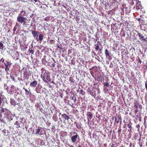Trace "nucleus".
<instances>
[{"label": "nucleus", "instance_id": "11", "mask_svg": "<svg viewBox=\"0 0 147 147\" xmlns=\"http://www.w3.org/2000/svg\"><path fill=\"white\" fill-rule=\"evenodd\" d=\"M23 89L25 91V94L26 96H29L30 97L32 95V93L30 92V90L29 89V90L28 91L26 88H23Z\"/></svg>", "mask_w": 147, "mask_h": 147}, {"label": "nucleus", "instance_id": "56", "mask_svg": "<svg viewBox=\"0 0 147 147\" xmlns=\"http://www.w3.org/2000/svg\"><path fill=\"white\" fill-rule=\"evenodd\" d=\"M69 147H74L72 145H70Z\"/></svg>", "mask_w": 147, "mask_h": 147}, {"label": "nucleus", "instance_id": "27", "mask_svg": "<svg viewBox=\"0 0 147 147\" xmlns=\"http://www.w3.org/2000/svg\"><path fill=\"white\" fill-rule=\"evenodd\" d=\"M7 130H6L4 129L2 131L3 133L5 135V136H7L8 135V132L7 131Z\"/></svg>", "mask_w": 147, "mask_h": 147}, {"label": "nucleus", "instance_id": "3", "mask_svg": "<svg viewBox=\"0 0 147 147\" xmlns=\"http://www.w3.org/2000/svg\"><path fill=\"white\" fill-rule=\"evenodd\" d=\"M22 71L23 72L24 77L28 78L29 76H30V71L26 68H23L22 69Z\"/></svg>", "mask_w": 147, "mask_h": 147}, {"label": "nucleus", "instance_id": "20", "mask_svg": "<svg viewBox=\"0 0 147 147\" xmlns=\"http://www.w3.org/2000/svg\"><path fill=\"white\" fill-rule=\"evenodd\" d=\"M131 122H130L128 124H127V126L128 127H129V129H130V130H129V129L128 130V131H131V129H132V126L130 124H131Z\"/></svg>", "mask_w": 147, "mask_h": 147}, {"label": "nucleus", "instance_id": "43", "mask_svg": "<svg viewBox=\"0 0 147 147\" xmlns=\"http://www.w3.org/2000/svg\"><path fill=\"white\" fill-rule=\"evenodd\" d=\"M5 59H3V58H2L0 59V61L2 62L3 63H4V62Z\"/></svg>", "mask_w": 147, "mask_h": 147}, {"label": "nucleus", "instance_id": "58", "mask_svg": "<svg viewBox=\"0 0 147 147\" xmlns=\"http://www.w3.org/2000/svg\"><path fill=\"white\" fill-rule=\"evenodd\" d=\"M99 51L101 52V51H102V49H99Z\"/></svg>", "mask_w": 147, "mask_h": 147}, {"label": "nucleus", "instance_id": "49", "mask_svg": "<svg viewBox=\"0 0 147 147\" xmlns=\"http://www.w3.org/2000/svg\"><path fill=\"white\" fill-rule=\"evenodd\" d=\"M51 124V123H50L49 122L48 123H47V125L48 126H50Z\"/></svg>", "mask_w": 147, "mask_h": 147}, {"label": "nucleus", "instance_id": "32", "mask_svg": "<svg viewBox=\"0 0 147 147\" xmlns=\"http://www.w3.org/2000/svg\"><path fill=\"white\" fill-rule=\"evenodd\" d=\"M50 19V17L49 16H47L45 18L44 20L45 21H48Z\"/></svg>", "mask_w": 147, "mask_h": 147}, {"label": "nucleus", "instance_id": "52", "mask_svg": "<svg viewBox=\"0 0 147 147\" xmlns=\"http://www.w3.org/2000/svg\"><path fill=\"white\" fill-rule=\"evenodd\" d=\"M50 109L52 112L54 110V109L51 107L50 108Z\"/></svg>", "mask_w": 147, "mask_h": 147}, {"label": "nucleus", "instance_id": "25", "mask_svg": "<svg viewBox=\"0 0 147 147\" xmlns=\"http://www.w3.org/2000/svg\"><path fill=\"white\" fill-rule=\"evenodd\" d=\"M14 124L17 126L16 127L17 128H18L20 127V123L18 121H16L15 123Z\"/></svg>", "mask_w": 147, "mask_h": 147}, {"label": "nucleus", "instance_id": "53", "mask_svg": "<svg viewBox=\"0 0 147 147\" xmlns=\"http://www.w3.org/2000/svg\"><path fill=\"white\" fill-rule=\"evenodd\" d=\"M122 35L123 36H125V33H123L122 34Z\"/></svg>", "mask_w": 147, "mask_h": 147}, {"label": "nucleus", "instance_id": "60", "mask_svg": "<svg viewBox=\"0 0 147 147\" xmlns=\"http://www.w3.org/2000/svg\"><path fill=\"white\" fill-rule=\"evenodd\" d=\"M99 147H103V146H102L101 145H100L99 146Z\"/></svg>", "mask_w": 147, "mask_h": 147}, {"label": "nucleus", "instance_id": "12", "mask_svg": "<svg viewBox=\"0 0 147 147\" xmlns=\"http://www.w3.org/2000/svg\"><path fill=\"white\" fill-rule=\"evenodd\" d=\"M97 80L100 81L101 82H103L104 80V75H100L98 77Z\"/></svg>", "mask_w": 147, "mask_h": 147}, {"label": "nucleus", "instance_id": "64", "mask_svg": "<svg viewBox=\"0 0 147 147\" xmlns=\"http://www.w3.org/2000/svg\"><path fill=\"white\" fill-rule=\"evenodd\" d=\"M125 127V126H124V128Z\"/></svg>", "mask_w": 147, "mask_h": 147}, {"label": "nucleus", "instance_id": "62", "mask_svg": "<svg viewBox=\"0 0 147 147\" xmlns=\"http://www.w3.org/2000/svg\"><path fill=\"white\" fill-rule=\"evenodd\" d=\"M140 20V19H138V21Z\"/></svg>", "mask_w": 147, "mask_h": 147}, {"label": "nucleus", "instance_id": "44", "mask_svg": "<svg viewBox=\"0 0 147 147\" xmlns=\"http://www.w3.org/2000/svg\"><path fill=\"white\" fill-rule=\"evenodd\" d=\"M139 111L138 110V108H136V109L134 110V112L135 114L137 113Z\"/></svg>", "mask_w": 147, "mask_h": 147}, {"label": "nucleus", "instance_id": "51", "mask_svg": "<svg viewBox=\"0 0 147 147\" xmlns=\"http://www.w3.org/2000/svg\"><path fill=\"white\" fill-rule=\"evenodd\" d=\"M121 121H119V122L120 123V125L121 124V123H122V119H121V120H120Z\"/></svg>", "mask_w": 147, "mask_h": 147}, {"label": "nucleus", "instance_id": "4", "mask_svg": "<svg viewBox=\"0 0 147 147\" xmlns=\"http://www.w3.org/2000/svg\"><path fill=\"white\" fill-rule=\"evenodd\" d=\"M73 134L74 135L71 136V140L72 142L74 143L76 142L77 138H79V137L77 134L75 132L73 133Z\"/></svg>", "mask_w": 147, "mask_h": 147}, {"label": "nucleus", "instance_id": "19", "mask_svg": "<svg viewBox=\"0 0 147 147\" xmlns=\"http://www.w3.org/2000/svg\"><path fill=\"white\" fill-rule=\"evenodd\" d=\"M96 51H98L99 49V46L98 44H96L94 45Z\"/></svg>", "mask_w": 147, "mask_h": 147}, {"label": "nucleus", "instance_id": "47", "mask_svg": "<svg viewBox=\"0 0 147 147\" xmlns=\"http://www.w3.org/2000/svg\"><path fill=\"white\" fill-rule=\"evenodd\" d=\"M17 30V28L16 27H14L13 28V31H15Z\"/></svg>", "mask_w": 147, "mask_h": 147}, {"label": "nucleus", "instance_id": "16", "mask_svg": "<svg viewBox=\"0 0 147 147\" xmlns=\"http://www.w3.org/2000/svg\"><path fill=\"white\" fill-rule=\"evenodd\" d=\"M44 36V35L42 34H40L38 38V40L41 42L43 40Z\"/></svg>", "mask_w": 147, "mask_h": 147}, {"label": "nucleus", "instance_id": "38", "mask_svg": "<svg viewBox=\"0 0 147 147\" xmlns=\"http://www.w3.org/2000/svg\"><path fill=\"white\" fill-rule=\"evenodd\" d=\"M121 131V128H120V127L119 128V129L118 130V133H119V135L120 134Z\"/></svg>", "mask_w": 147, "mask_h": 147}, {"label": "nucleus", "instance_id": "17", "mask_svg": "<svg viewBox=\"0 0 147 147\" xmlns=\"http://www.w3.org/2000/svg\"><path fill=\"white\" fill-rule=\"evenodd\" d=\"M87 92L88 93H90V94L92 96H93V92H92L91 89L89 87L87 89Z\"/></svg>", "mask_w": 147, "mask_h": 147}, {"label": "nucleus", "instance_id": "36", "mask_svg": "<svg viewBox=\"0 0 147 147\" xmlns=\"http://www.w3.org/2000/svg\"><path fill=\"white\" fill-rule=\"evenodd\" d=\"M80 93L82 95L85 94V92L83 90L81 89L80 90Z\"/></svg>", "mask_w": 147, "mask_h": 147}, {"label": "nucleus", "instance_id": "26", "mask_svg": "<svg viewBox=\"0 0 147 147\" xmlns=\"http://www.w3.org/2000/svg\"><path fill=\"white\" fill-rule=\"evenodd\" d=\"M10 78L12 79L13 81L16 82L15 81V76L13 74L10 75Z\"/></svg>", "mask_w": 147, "mask_h": 147}, {"label": "nucleus", "instance_id": "18", "mask_svg": "<svg viewBox=\"0 0 147 147\" xmlns=\"http://www.w3.org/2000/svg\"><path fill=\"white\" fill-rule=\"evenodd\" d=\"M10 103L11 105L14 106H15L16 104V101L14 99H11Z\"/></svg>", "mask_w": 147, "mask_h": 147}, {"label": "nucleus", "instance_id": "55", "mask_svg": "<svg viewBox=\"0 0 147 147\" xmlns=\"http://www.w3.org/2000/svg\"><path fill=\"white\" fill-rule=\"evenodd\" d=\"M139 120L140 121H141V117H139Z\"/></svg>", "mask_w": 147, "mask_h": 147}, {"label": "nucleus", "instance_id": "37", "mask_svg": "<svg viewBox=\"0 0 147 147\" xmlns=\"http://www.w3.org/2000/svg\"><path fill=\"white\" fill-rule=\"evenodd\" d=\"M103 86H107L108 87V86H109V84L107 83H103Z\"/></svg>", "mask_w": 147, "mask_h": 147}, {"label": "nucleus", "instance_id": "2", "mask_svg": "<svg viewBox=\"0 0 147 147\" xmlns=\"http://www.w3.org/2000/svg\"><path fill=\"white\" fill-rule=\"evenodd\" d=\"M26 19V18L21 16V14H19L17 17V21L19 23H23V25L24 26L26 24V22H25Z\"/></svg>", "mask_w": 147, "mask_h": 147}, {"label": "nucleus", "instance_id": "24", "mask_svg": "<svg viewBox=\"0 0 147 147\" xmlns=\"http://www.w3.org/2000/svg\"><path fill=\"white\" fill-rule=\"evenodd\" d=\"M76 127L79 129L80 130L81 129V126L79 123L76 124Z\"/></svg>", "mask_w": 147, "mask_h": 147}, {"label": "nucleus", "instance_id": "8", "mask_svg": "<svg viewBox=\"0 0 147 147\" xmlns=\"http://www.w3.org/2000/svg\"><path fill=\"white\" fill-rule=\"evenodd\" d=\"M105 53L107 58H109L111 56V54L109 51L106 49L105 51Z\"/></svg>", "mask_w": 147, "mask_h": 147}, {"label": "nucleus", "instance_id": "29", "mask_svg": "<svg viewBox=\"0 0 147 147\" xmlns=\"http://www.w3.org/2000/svg\"><path fill=\"white\" fill-rule=\"evenodd\" d=\"M26 13V12L24 10H22L21 12L20 13V14H21L22 16H25V14Z\"/></svg>", "mask_w": 147, "mask_h": 147}, {"label": "nucleus", "instance_id": "50", "mask_svg": "<svg viewBox=\"0 0 147 147\" xmlns=\"http://www.w3.org/2000/svg\"><path fill=\"white\" fill-rule=\"evenodd\" d=\"M78 123L77 121H75L74 122V124L75 125H76V124H78Z\"/></svg>", "mask_w": 147, "mask_h": 147}, {"label": "nucleus", "instance_id": "7", "mask_svg": "<svg viewBox=\"0 0 147 147\" xmlns=\"http://www.w3.org/2000/svg\"><path fill=\"white\" fill-rule=\"evenodd\" d=\"M7 63H4V65L5 66V70L6 72H7L9 71V69L12 63L9 61H7L6 60Z\"/></svg>", "mask_w": 147, "mask_h": 147}, {"label": "nucleus", "instance_id": "48", "mask_svg": "<svg viewBox=\"0 0 147 147\" xmlns=\"http://www.w3.org/2000/svg\"><path fill=\"white\" fill-rule=\"evenodd\" d=\"M139 107L140 109H142V105H139Z\"/></svg>", "mask_w": 147, "mask_h": 147}, {"label": "nucleus", "instance_id": "33", "mask_svg": "<svg viewBox=\"0 0 147 147\" xmlns=\"http://www.w3.org/2000/svg\"><path fill=\"white\" fill-rule=\"evenodd\" d=\"M29 51L30 53H31L32 54H34V51L31 49H29Z\"/></svg>", "mask_w": 147, "mask_h": 147}, {"label": "nucleus", "instance_id": "63", "mask_svg": "<svg viewBox=\"0 0 147 147\" xmlns=\"http://www.w3.org/2000/svg\"><path fill=\"white\" fill-rule=\"evenodd\" d=\"M107 79H108V77H107Z\"/></svg>", "mask_w": 147, "mask_h": 147}, {"label": "nucleus", "instance_id": "41", "mask_svg": "<svg viewBox=\"0 0 147 147\" xmlns=\"http://www.w3.org/2000/svg\"><path fill=\"white\" fill-rule=\"evenodd\" d=\"M0 121L1 122H2L3 123H6L5 121L3 119H1L0 120Z\"/></svg>", "mask_w": 147, "mask_h": 147}, {"label": "nucleus", "instance_id": "14", "mask_svg": "<svg viewBox=\"0 0 147 147\" xmlns=\"http://www.w3.org/2000/svg\"><path fill=\"white\" fill-rule=\"evenodd\" d=\"M62 116L64 119L67 120V121H68L70 119L69 116L65 114H62Z\"/></svg>", "mask_w": 147, "mask_h": 147}, {"label": "nucleus", "instance_id": "34", "mask_svg": "<svg viewBox=\"0 0 147 147\" xmlns=\"http://www.w3.org/2000/svg\"><path fill=\"white\" fill-rule=\"evenodd\" d=\"M56 46L57 47V48L59 49L60 50L62 49L61 47H60L59 44L58 43L57 44Z\"/></svg>", "mask_w": 147, "mask_h": 147}, {"label": "nucleus", "instance_id": "22", "mask_svg": "<svg viewBox=\"0 0 147 147\" xmlns=\"http://www.w3.org/2000/svg\"><path fill=\"white\" fill-rule=\"evenodd\" d=\"M42 64H43L44 65H46L47 63V62L46 61V60L45 59H43L42 60Z\"/></svg>", "mask_w": 147, "mask_h": 147}, {"label": "nucleus", "instance_id": "13", "mask_svg": "<svg viewBox=\"0 0 147 147\" xmlns=\"http://www.w3.org/2000/svg\"><path fill=\"white\" fill-rule=\"evenodd\" d=\"M37 84V81L36 80H34L30 83V85L32 87H34L36 86Z\"/></svg>", "mask_w": 147, "mask_h": 147}, {"label": "nucleus", "instance_id": "28", "mask_svg": "<svg viewBox=\"0 0 147 147\" xmlns=\"http://www.w3.org/2000/svg\"><path fill=\"white\" fill-rule=\"evenodd\" d=\"M52 59L53 60V61H54V63H52V64L50 66L51 67H54L55 66V63H56L55 60L54 59H53V58H52Z\"/></svg>", "mask_w": 147, "mask_h": 147}, {"label": "nucleus", "instance_id": "15", "mask_svg": "<svg viewBox=\"0 0 147 147\" xmlns=\"http://www.w3.org/2000/svg\"><path fill=\"white\" fill-rule=\"evenodd\" d=\"M87 116L88 117V122L90 121V120H91L93 117V115L91 113L90 114H87Z\"/></svg>", "mask_w": 147, "mask_h": 147}, {"label": "nucleus", "instance_id": "59", "mask_svg": "<svg viewBox=\"0 0 147 147\" xmlns=\"http://www.w3.org/2000/svg\"><path fill=\"white\" fill-rule=\"evenodd\" d=\"M98 43L100 45H101V44L99 42V41H98Z\"/></svg>", "mask_w": 147, "mask_h": 147}, {"label": "nucleus", "instance_id": "45", "mask_svg": "<svg viewBox=\"0 0 147 147\" xmlns=\"http://www.w3.org/2000/svg\"><path fill=\"white\" fill-rule=\"evenodd\" d=\"M141 7V5H139L138 6H136V9H140V8L139 7Z\"/></svg>", "mask_w": 147, "mask_h": 147}, {"label": "nucleus", "instance_id": "21", "mask_svg": "<svg viewBox=\"0 0 147 147\" xmlns=\"http://www.w3.org/2000/svg\"><path fill=\"white\" fill-rule=\"evenodd\" d=\"M137 61H138V63H137V65H140L141 64V63L142 62L141 60L140 59V58H138L137 59Z\"/></svg>", "mask_w": 147, "mask_h": 147}, {"label": "nucleus", "instance_id": "54", "mask_svg": "<svg viewBox=\"0 0 147 147\" xmlns=\"http://www.w3.org/2000/svg\"><path fill=\"white\" fill-rule=\"evenodd\" d=\"M144 119V124H145L146 121V119L145 118Z\"/></svg>", "mask_w": 147, "mask_h": 147}, {"label": "nucleus", "instance_id": "35", "mask_svg": "<svg viewBox=\"0 0 147 147\" xmlns=\"http://www.w3.org/2000/svg\"><path fill=\"white\" fill-rule=\"evenodd\" d=\"M49 43L51 44L54 43L55 41L54 40L51 39L49 40Z\"/></svg>", "mask_w": 147, "mask_h": 147}, {"label": "nucleus", "instance_id": "40", "mask_svg": "<svg viewBox=\"0 0 147 147\" xmlns=\"http://www.w3.org/2000/svg\"><path fill=\"white\" fill-rule=\"evenodd\" d=\"M8 87V86H7L5 84H4V88L5 89H6L7 90H8L7 89V88Z\"/></svg>", "mask_w": 147, "mask_h": 147}, {"label": "nucleus", "instance_id": "10", "mask_svg": "<svg viewBox=\"0 0 147 147\" xmlns=\"http://www.w3.org/2000/svg\"><path fill=\"white\" fill-rule=\"evenodd\" d=\"M121 116H118L117 117H115V122H114V125L117 124L118 123H119V121H121Z\"/></svg>", "mask_w": 147, "mask_h": 147}, {"label": "nucleus", "instance_id": "9", "mask_svg": "<svg viewBox=\"0 0 147 147\" xmlns=\"http://www.w3.org/2000/svg\"><path fill=\"white\" fill-rule=\"evenodd\" d=\"M138 35L140 38L139 39H141L144 41H147V37L146 38H144V36L143 34H141L140 33L138 32Z\"/></svg>", "mask_w": 147, "mask_h": 147}, {"label": "nucleus", "instance_id": "39", "mask_svg": "<svg viewBox=\"0 0 147 147\" xmlns=\"http://www.w3.org/2000/svg\"><path fill=\"white\" fill-rule=\"evenodd\" d=\"M145 87L147 90V80L145 82Z\"/></svg>", "mask_w": 147, "mask_h": 147}, {"label": "nucleus", "instance_id": "46", "mask_svg": "<svg viewBox=\"0 0 147 147\" xmlns=\"http://www.w3.org/2000/svg\"><path fill=\"white\" fill-rule=\"evenodd\" d=\"M5 110L4 109H2L1 110V113H3L4 112Z\"/></svg>", "mask_w": 147, "mask_h": 147}, {"label": "nucleus", "instance_id": "1", "mask_svg": "<svg viewBox=\"0 0 147 147\" xmlns=\"http://www.w3.org/2000/svg\"><path fill=\"white\" fill-rule=\"evenodd\" d=\"M43 81L46 83H48V82H51V79L50 78V76L49 72H45L42 78Z\"/></svg>", "mask_w": 147, "mask_h": 147}, {"label": "nucleus", "instance_id": "42", "mask_svg": "<svg viewBox=\"0 0 147 147\" xmlns=\"http://www.w3.org/2000/svg\"><path fill=\"white\" fill-rule=\"evenodd\" d=\"M134 107H135L136 108H138V106L137 104V103L136 102L134 103Z\"/></svg>", "mask_w": 147, "mask_h": 147}, {"label": "nucleus", "instance_id": "57", "mask_svg": "<svg viewBox=\"0 0 147 147\" xmlns=\"http://www.w3.org/2000/svg\"><path fill=\"white\" fill-rule=\"evenodd\" d=\"M1 110L0 109V111H1ZM1 112H0V117H1V118L2 117L1 115Z\"/></svg>", "mask_w": 147, "mask_h": 147}, {"label": "nucleus", "instance_id": "31", "mask_svg": "<svg viewBox=\"0 0 147 147\" xmlns=\"http://www.w3.org/2000/svg\"><path fill=\"white\" fill-rule=\"evenodd\" d=\"M69 80L70 82L71 83H74V79L72 78L71 77L69 78Z\"/></svg>", "mask_w": 147, "mask_h": 147}, {"label": "nucleus", "instance_id": "30", "mask_svg": "<svg viewBox=\"0 0 147 147\" xmlns=\"http://www.w3.org/2000/svg\"><path fill=\"white\" fill-rule=\"evenodd\" d=\"M2 96H3L2 95V94H0V106L1 105V102L3 101V98H1Z\"/></svg>", "mask_w": 147, "mask_h": 147}, {"label": "nucleus", "instance_id": "6", "mask_svg": "<svg viewBox=\"0 0 147 147\" xmlns=\"http://www.w3.org/2000/svg\"><path fill=\"white\" fill-rule=\"evenodd\" d=\"M42 129L41 127H38V128H36L35 129L36 134H38L40 135H42L45 134V131H43L42 130L41 131Z\"/></svg>", "mask_w": 147, "mask_h": 147}, {"label": "nucleus", "instance_id": "23", "mask_svg": "<svg viewBox=\"0 0 147 147\" xmlns=\"http://www.w3.org/2000/svg\"><path fill=\"white\" fill-rule=\"evenodd\" d=\"M4 45L3 44L0 42V49L3 50V49Z\"/></svg>", "mask_w": 147, "mask_h": 147}, {"label": "nucleus", "instance_id": "5", "mask_svg": "<svg viewBox=\"0 0 147 147\" xmlns=\"http://www.w3.org/2000/svg\"><path fill=\"white\" fill-rule=\"evenodd\" d=\"M30 31L31 32L33 36L36 39L37 41H38V32L36 30H30Z\"/></svg>", "mask_w": 147, "mask_h": 147}, {"label": "nucleus", "instance_id": "61", "mask_svg": "<svg viewBox=\"0 0 147 147\" xmlns=\"http://www.w3.org/2000/svg\"><path fill=\"white\" fill-rule=\"evenodd\" d=\"M78 147H81V146L80 145H79Z\"/></svg>", "mask_w": 147, "mask_h": 147}]
</instances>
